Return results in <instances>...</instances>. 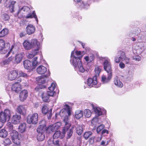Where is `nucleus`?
Segmentation results:
<instances>
[{
    "label": "nucleus",
    "instance_id": "393cba45",
    "mask_svg": "<svg viewBox=\"0 0 146 146\" xmlns=\"http://www.w3.org/2000/svg\"><path fill=\"white\" fill-rule=\"evenodd\" d=\"M114 84L119 87L122 88L123 86V84L120 81L119 78L117 76L114 78Z\"/></svg>",
    "mask_w": 146,
    "mask_h": 146
},
{
    "label": "nucleus",
    "instance_id": "864d4df0",
    "mask_svg": "<svg viewBox=\"0 0 146 146\" xmlns=\"http://www.w3.org/2000/svg\"><path fill=\"white\" fill-rule=\"evenodd\" d=\"M7 128H8L9 131H12L13 129V125L12 123L10 122H8L7 125Z\"/></svg>",
    "mask_w": 146,
    "mask_h": 146
},
{
    "label": "nucleus",
    "instance_id": "a19ab883",
    "mask_svg": "<svg viewBox=\"0 0 146 146\" xmlns=\"http://www.w3.org/2000/svg\"><path fill=\"white\" fill-rule=\"evenodd\" d=\"M5 42L2 39H0V51L5 49Z\"/></svg>",
    "mask_w": 146,
    "mask_h": 146
},
{
    "label": "nucleus",
    "instance_id": "7ed1b4c3",
    "mask_svg": "<svg viewBox=\"0 0 146 146\" xmlns=\"http://www.w3.org/2000/svg\"><path fill=\"white\" fill-rule=\"evenodd\" d=\"M11 116L10 111L8 109L5 110L4 111L0 113V122L3 123L5 122L7 119L9 120Z\"/></svg>",
    "mask_w": 146,
    "mask_h": 146
},
{
    "label": "nucleus",
    "instance_id": "39448f33",
    "mask_svg": "<svg viewBox=\"0 0 146 146\" xmlns=\"http://www.w3.org/2000/svg\"><path fill=\"white\" fill-rule=\"evenodd\" d=\"M30 11V8L27 6H24L21 8L18 12V16L19 17H25V14L29 13Z\"/></svg>",
    "mask_w": 146,
    "mask_h": 146
},
{
    "label": "nucleus",
    "instance_id": "774afa93",
    "mask_svg": "<svg viewBox=\"0 0 146 146\" xmlns=\"http://www.w3.org/2000/svg\"><path fill=\"white\" fill-rule=\"evenodd\" d=\"M26 35V34L25 33H21L19 35L21 37H22L25 36Z\"/></svg>",
    "mask_w": 146,
    "mask_h": 146
},
{
    "label": "nucleus",
    "instance_id": "e433bc0d",
    "mask_svg": "<svg viewBox=\"0 0 146 146\" xmlns=\"http://www.w3.org/2000/svg\"><path fill=\"white\" fill-rule=\"evenodd\" d=\"M37 58L35 57L32 60V65L33 66V69H35L38 64V62L37 61Z\"/></svg>",
    "mask_w": 146,
    "mask_h": 146
},
{
    "label": "nucleus",
    "instance_id": "423d86ee",
    "mask_svg": "<svg viewBox=\"0 0 146 146\" xmlns=\"http://www.w3.org/2000/svg\"><path fill=\"white\" fill-rule=\"evenodd\" d=\"M117 54L118 56H116L115 58V62L116 63H118L120 61H124V58L126 56L124 52L122 51H118Z\"/></svg>",
    "mask_w": 146,
    "mask_h": 146
},
{
    "label": "nucleus",
    "instance_id": "a878e982",
    "mask_svg": "<svg viewBox=\"0 0 146 146\" xmlns=\"http://www.w3.org/2000/svg\"><path fill=\"white\" fill-rule=\"evenodd\" d=\"M23 46L24 48L26 50H29L32 48L30 42L27 40L24 42Z\"/></svg>",
    "mask_w": 146,
    "mask_h": 146
},
{
    "label": "nucleus",
    "instance_id": "de8ad7c7",
    "mask_svg": "<svg viewBox=\"0 0 146 146\" xmlns=\"http://www.w3.org/2000/svg\"><path fill=\"white\" fill-rule=\"evenodd\" d=\"M84 114L87 117H89L91 115V113L90 111L88 109L85 110L84 111Z\"/></svg>",
    "mask_w": 146,
    "mask_h": 146
},
{
    "label": "nucleus",
    "instance_id": "69168bd1",
    "mask_svg": "<svg viewBox=\"0 0 146 146\" xmlns=\"http://www.w3.org/2000/svg\"><path fill=\"white\" fill-rule=\"evenodd\" d=\"M124 60L125 61L126 64H129V59L125 56V58H124Z\"/></svg>",
    "mask_w": 146,
    "mask_h": 146
},
{
    "label": "nucleus",
    "instance_id": "0eeeda50",
    "mask_svg": "<svg viewBox=\"0 0 146 146\" xmlns=\"http://www.w3.org/2000/svg\"><path fill=\"white\" fill-rule=\"evenodd\" d=\"M32 48L34 51H38L40 49L41 45L40 42L36 38L32 39L30 42Z\"/></svg>",
    "mask_w": 146,
    "mask_h": 146
},
{
    "label": "nucleus",
    "instance_id": "aec40b11",
    "mask_svg": "<svg viewBox=\"0 0 146 146\" xmlns=\"http://www.w3.org/2000/svg\"><path fill=\"white\" fill-rule=\"evenodd\" d=\"M16 2L14 1H10L7 4L6 7L9 8L10 11L11 12H14V4Z\"/></svg>",
    "mask_w": 146,
    "mask_h": 146
},
{
    "label": "nucleus",
    "instance_id": "5fc2aeb1",
    "mask_svg": "<svg viewBox=\"0 0 146 146\" xmlns=\"http://www.w3.org/2000/svg\"><path fill=\"white\" fill-rule=\"evenodd\" d=\"M56 83H52L51 85V86L48 87L49 90L54 91V90L56 87Z\"/></svg>",
    "mask_w": 146,
    "mask_h": 146
},
{
    "label": "nucleus",
    "instance_id": "6ab92c4d",
    "mask_svg": "<svg viewBox=\"0 0 146 146\" xmlns=\"http://www.w3.org/2000/svg\"><path fill=\"white\" fill-rule=\"evenodd\" d=\"M108 75L107 78H106L104 75H103L102 76L101 81L103 83L106 84L108 83L111 80L112 77V74H108Z\"/></svg>",
    "mask_w": 146,
    "mask_h": 146
},
{
    "label": "nucleus",
    "instance_id": "72a5a7b5",
    "mask_svg": "<svg viewBox=\"0 0 146 146\" xmlns=\"http://www.w3.org/2000/svg\"><path fill=\"white\" fill-rule=\"evenodd\" d=\"M45 137L44 133H38L37 139L38 141H42Z\"/></svg>",
    "mask_w": 146,
    "mask_h": 146
},
{
    "label": "nucleus",
    "instance_id": "e2e57ef3",
    "mask_svg": "<svg viewBox=\"0 0 146 146\" xmlns=\"http://www.w3.org/2000/svg\"><path fill=\"white\" fill-rule=\"evenodd\" d=\"M95 137L93 136L91 137L89 139L90 143L92 144L94 143V141Z\"/></svg>",
    "mask_w": 146,
    "mask_h": 146
},
{
    "label": "nucleus",
    "instance_id": "412c9836",
    "mask_svg": "<svg viewBox=\"0 0 146 146\" xmlns=\"http://www.w3.org/2000/svg\"><path fill=\"white\" fill-rule=\"evenodd\" d=\"M101 108L99 107H96L94 109V111L96 115L98 117L102 114V113L106 114V111L104 110H102V111Z\"/></svg>",
    "mask_w": 146,
    "mask_h": 146
},
{
    "label": "nucleus",
    "instance_id": "7c9ffc66",
    "mask_svg": "<svg viewBox=\"0 0 146 146\" xmlns=\"http://www.w3.org/2000/svg\"><path fill=\"white\" fill-rule=\"evenodd\" d=\"M26 128V123H21L19 125L18 128L19 131L21 133H23L25 131Z\"/></svg>",
    "mask_w": 146,
    "mask_h": 146
},
{
    "label": "nucleus",
    "instance_id": "c85d7f7f",
    "mask_svg": "<svg viewBox=\"0 0 146 146\" xmlns=\"http://www.w3.org/2000/svg\"><path fill=\"white\" fill-rule=\"evenodd\" d=\"M45 130L46 131V128L45 124L40 125L37 129L38 133H44Z\"/></svg>",
    "mask_w": 146,
    "mask_h": 146
},
{
    "label": "nucleus",
    "instance_id": "680f3d73",
    "mask_svg": "<svg viewBox=\"0 0 146 146\" xmlns=\"http://www.w3.org/2000/svg\"><path fill=\"white\" fill-rule=\"evenodd\" d=\"M98 121V118L96 117H95L92 119L91 123L92 124H94L95 123L97 122Z\"/></svg>",
    "mask_w": 146,
    "mask_h": 146
},
{
    "label": "nucleus",
    "instance_id": "79ce46f5",
    "mask_svg": "<svg viewBox=\"0 0 146 146\" xmlns=\"http://www.w3.org/2000/svg\"><path fill=\"white\" fill-rule=\"evenodd\" d=\"M38 53V51H35L34 50H33V51L32 52V53H29L27 55V56L28 58L31 59L33 58L35 55L37 54Z\"/></svg>",
    "mask_w": 146,
    "mask_h": 146
},
{
    "label": "nucleus",
    "instance_id": "0e129e2a",
    "mask_svg": "<svg viewBox=\"0 0 146 146\" xmlns=\"http://www.w3.org/2000/svg\"><path fill=\"white\" fill-rule=\"evenodd\" d=\"M119 65L120 67L122 69L124 68L125 67V65L122 62H121L120 63Z\"/></svg>",
    "mask_w": 146,
    "mask_h": 146
},
{
    "label": "nucleus",
    "instance_id": "49530a36",
    "mask_svg": "<svg viewBox=\"0 0 146 146\" xmlns=\"http://www.w3.org/2000/svg\"><path fill=\"white\" fill-rule=\"evenodd\" d=\"M92 133L91 131L85 132L84 135V137L86 139H87L91 135Z\"/></svg>",
    "mask_w": 146,
    "mask_h": 146
},
{
    "label": "nucleus",
    "instance_id": "4c0bfd02",
    "mask_svg": "<svg viewBox=\"0 0 146 146\" xmlns=\"http://www.w3.org/2000/svg\"><path fill=\"white\" fill-rule=\"evenodd\" d=\"M8 33V30L7 29H3L0 32V37H3L6 35Z\"/></svg>",
    "mask_w": 146,
    "mask_h": 146
},
{
    "label": "nucleus",
    "instance_id": "37998d69",
    "mask_svg": "<svg viewBox=\"0 0 146 146\" xmlns=\"http://www.w3.org/2000/svg\"><path fill=\"white\" fill-rule=\"evenodd\" d=\"M42 98L43 101L45 102H48L49 101V97L46 93H43L42 94Z\"/></svg>",
    "mask_w": 146,
    "mask_h": 146
},
{
    "label": "nucleus",
    "instance_id": "4be33fe9",
    "mask_svg": "<svg viewBox=\"0 0 146 146\" xmlns=\"http://www.w3.org/2000/svg\"><path fill=\"white\" fill-rule=\"evenodd\" d=\"M47 68L46 67L42 66L40 65L36 69L37 72L40 74H44L47 71Z\"/></svg>",
    "mask_w": 146,
    "mask_h": 146
},
{
    "label": "nucleus",
    "instance_id": "052dcab7",
    "mask_svg": "<svg viewBox=\"0 0 146 146\" xmlns=\"http://www.w3.org/2000/svg\"><path fill=\"white\" fill-rule=\"evenodd\" d=\"M133 59L138 61H139L141 60V57L139 56H133Z\"/></svg>",
    "mask_w": 146,
    "mask_h": 146
},
{
    "label": "nucleus",
    "instance_id": "f3484780",
    "mask_svg": "<svg viewBox=\"0 0 146 146\" xmlns=\"http://www.w3.org/2000/svg\"><path fill=\"white\" fill-rule=\"evenodd\" d=\"M26 31L28 35H30L33 33L35 30V26L32 25H29L26 28Z\"/></svg>",
    "mask_w": 146,
    "mask_h": 146
},
{
    "label": "nucleus",
    "instance_id": "b1692460",
    "mask_svg": "<svg viewBox=\"0 0 146 146\" xmlns=\"http://www.w3.org/2000/svg\"><path fill=\"white\" fill-rule=\"evenodd\" d=\"M25 17L27 19L33 18H34L36 21L37 23H38V20L35 11H33L32 13H29L28 14L27 16Z\"/></svg>",
    "mask_w": 146,
    "mask_h": 146
},
{
    "label": "nucleus",
    "instance_id": "dca6fc26",
    "mask_svg": "<svg viewBox=\"0 0 146 146\" xmlns=\"http://www.w3.org/2000/svg\"><path fill=\"white\" fill-rule=\"evenodd\" d=\"M70 127H64L63 129V134H65L66 133H67V138H69L72 136L73 133V131L72 129H69Z\"/></svg>",
    "mask_w": 146,
    "mask_h": 146
},
{
    "label": "nucleus",
    "instance_id": "5701e85b",
    "mask_svg": "<svg viewBox=\"0 0 146 146\" xmlns=\"http://www.w3.org/2000/svg\"><path fill=\"white\" fill-rule=\"evenodd\" d=\"M59 126H56V124H54L49 126L46 128L47 132L50 133V131L52 132L55 131L58 128Z\"/></svg>",
    "mask_w": 146,
    "mask_h": 146
},
{
    "label": "nucleus",
    "instance_id": "f8f14e48",
    "mask_svg": "<svg viewBox=\"0 0 146 146\" xmlns=\"http://www.w3.org/2000/svg\"><path fill=\"white\" fill-rule=\"evenodd\" d=\"M28 94L27 91L24 90L22 91L20 93L19 96L20 100L21 101H23L27 98Z\"/></svg>",
    "mask_w": 146,
    "mask_h": 146
},
{
    "label": "nucleus",
    "instance_id": "4468645a",
    "mask_svg": "<svg viewBox=\"0 0 146 146\" xmlns=\"http://www.w3.org/2000/svg\"><path fill=\"white\" fill-rule=\"evenodd\" d=\"M11 89L12 91L17 93L21 90V86L19 82H16L12 85Z\"/></svg>",
    "mask_w": 146,
    "mask_h": 146
},
{
    "label": "nucleus",
    "instance_id": "c756f323",
    "mask_svg": "<svg viewBox=\"0 0 146 146\" xmlns=\"http://www.w3.org/2000/svg\"><path fill=\"white\" fill-rule=\"evenodd\" d=\"M12 59V57H10L0 62V66H3L4 65L9 64Z\"/></svg>",
    "mask_w": 146,
    "mask_h": 146
},
{
    "label": "nucleus",
    "instance_id": "c03bdc74",
    "mask_svg": "<svg viewBox=\"0 0 146 146\" xmlns=\"http://www.w3.org/2000/svg\"><path fill=\"white\" fill-rule=\"evenodd\" d=\"M74 1L75 2H78L80 4H81V8L84 7L86 8V7L89 6V4L87 3L86 4L84 3L83 1L82 3H81V0H74Z\"/></svg>",
    "mask_w": 146,
    "mask_h": 146
},
{
    "label": "nucleus",
    "instance_id": "ddd939ff",
    "mask_svg": "<svg viewBox=\"0 0 146 146\" xmlns=\"http://www.w3.org/2000/svg\"><path fill=\"white\" fill-rule=\"evenodd\" d=\"M21 118V115L15 114L13 115L11 119L12 123L14 124H17L20 122Z\"/></svg>",
    "mask_w": 146,
    "mask_h": 146
},
{
    "label": "nucleus",
    "instance_id": "6e6d98bb",
    "mask_svg": "<svg viewBox=\"0 0 146 146\" xmlns=\"http://www.w3.org/2000/svg\"><path fill=\"white\" fill-rule=\"evenodd\" d=\"M104 125L103 124H101L99 126L97 129V133H99L104 128Z\"/></svg>",
    "mask_w": 146,
    "mask_h": 146
},
{
    "label": "nucleus",
    "instance_id": "f03ea898",
    "mask_svg": "<svg viewBox=\"0 0 146 146\" xmlns=\"http://www.w3.org/2000/svg\"><path fill=\"white\" fill-rule=\"evenodd\" d=\"M94 70L95 75L92 78H90L88 80V85L90 88L93 87L94 86H95L97 83V76H99L101 71V69L98 67H96Z\"/></svg>",
    "mask_w": 146,
    "mask_h": 146
},
{
    "label": "nucleus",
    "instance_id": "2eb2a0df",
    "mask_svg": "<svg viewBox=\"0 0 146 146\" xmlns=\"http://www.w3.org/2000/svg\"><path fill=\"white\" fill-rule=\"evenodd\" d=\"M23 65L24 68L27 70H33V66L31 61L28 60H25L23 62Z\"/></svg>",
    "mask_w": 146,
    "mask_h": 146
},
{
    "label": "nucleus",
    "instance_id": "58836bf2",
    "mask_svg": "<svg viewBox=\"0 0 146 146\" xmlns=\"http://www.w3.org/2000/svg\"><path fill=\"white\" fill-rule=\"evenodd\" d=\"M76 132L79 135L81 134L83 132V128L82 125H78L76 127Z\"/></svg>",
    "mask_w": 146,
    "mask_h": 146
},
{
    "label": "nucleus",
    "instance_id": "1a4fd4ad",
    "mask_svg": "<svg viewBox=\"0 0 146 146\" xmlns=\"http://www.w3.org/2000/svg\"><path fill=\"white\" fill-rule=\"evenodd\" d=\"M38 115L36 113L33 114L31 116L28 117L27 121L29 123L36 124L38 122Z\"/></svg>",
    "mask_w": 146,
    "mask_h": 146
},
{
    "label": "nucleus",
    "instance_id": "338daca9",
    "mask_svg": "<svg viewBox=\"0 0 146 146\" xmlns=\"http://www.w3.org/2000/svg\"><path fill=\"white\" fill-rule=\"evenodd\" d=\"M5 142L7 144L10 145L11 144V142L9 139H7L5 140Z\"/></svg>",
    "mask_w": 146,
    "mask_h": 146
},
{
    "label": "nucleus",
    "instance_id": "9b49d317",
    "mask_svg": "<svg viewBox=\"0 0 146 146\" xmlns=\"http://www.w3.org/2000/svg\"><path fill=\"white\" fill-rule=\"evenodd\" d=\"M17 112L19 113L25 115L27 111V108L25 106L19 105L17 107Z\"/></svg>",
    "mask_w": 146,
    "mask_h": 146
},
{
    "label": "nucleus",
    "instance_id": "4d7b16f0",
    "mask_svg": "<svg viewBox=\"0 0 146 146\" xmlns=\"http://www.w3.org/2000/svg\"><path fill=\"white\" fill-rule=\"evenodd\" d=\"M12 140L13 143L17 145H19L20 143V140L18 138V137L14 138V139H12Z\"/></svg>",
    "mask_w": 146,
    "mask_h": 146
},
{
    "label": "nucleus",
    "instance_id": "a211bd4d",
    "mask_svg": "<svg viewBox=\"0 0 146 146\" xmlns=\"http://www.w3.org/2000/svg\"><path fill=\"white\" fill-rule=\"evenodd\" d=\"M48 143L50 146H59V141L58 140L51 138L48 141Z\"/></svg>",
    "mask_w": 146,
    "mask_h": 146
},
{
    "label": "nucleus",
    "instance_id": "473e14b6",
    "mask_svg": "<svg viewBox=\"0 0 146 146\" xmlns=\"http://www.w3.org/2000/svg\"><path fill=\"white\" fill-rule=\"evenodd\" d=\"M10 134L12 139L18 137V133L16 130H13L11 131Z\"/></svg>",
    "mask_w": 146,
    "mask_h": 146
},
{
    "label": "nucleus",
    "instance_id": "bb28decb",
    "mask_svg": "<svg viewBox=\"0 0 146 146\" xmlns=\"http://www.w3.org/2000/svg\"><path fill=\"white\" fill-rule=\"evenodd\" d=\"M66 108L67 109L66 110L65 109H62L61 110L60 112V114L61 116H63V113H65L66 112H67L68 116H70L71 114L70 110V107L68 105H66Z\"/></svg>",
    "mask_w": 146,
    "mask_h": 146
},
{
    "label": "nucleus",
    "instance_id": "8fccbe9b",
    "mask_svg": "<svg viewBox=\"0 0 146 146\" xmlns=\"http://www.w3.org/2000/svg\"><path fill=\"white\" fill-rule=\"evenodd\" d=\"M42 111L43 114H46L49 111L47 106L45 105L44 106L42 109Z\"/></svg>",
    "mask_w": 146,
    "mask_h": 146
},
{
    "label": "nucleus",
    "instance_id": "2f4dec72",
    "mask_svg": "<svg viewBox=\"0 0 146 146\" xmlns=\"http://www.w3.org/2000/svg\"><path fill=\"white\" fill-rule=\"evenodd\" d=\"M83 116V111L79 110L76 111L75 113V118L77 119H79L82 117Z\"/></svg>",
    "mask_w": 146,
    "mask_h": 146
},
{
    "label": "nucleus",
    "instance_id": "6e6552de",
    "mask_svg": "<svg viewBox=\"0 0 146 146\" xmlns=\"http://www.w3.org/2000/svg\"><path fill=\"white\" fill-rule=\"evenodd\" d=\"M18 72L17 70L13 69L9 71L8 74V79L10 80H15L17 77Z\"/></svg>",
    "mask_w": 146,
    "mask_h": 146
},
{
    "label": "nucleus",
    "instance_id": "cd10ccee",
    "mask_svg": "<svg viewBox=\"0 0 146 146\" xmlns=\"http://www.w3.org/2000/svg\"><path fill=\"white\" fill-rule=\"evenodd\" d=\"M23 54L19 53L16 55L15 58V61L16 63H19L22 61L23 56Z\"/></svg>",
    "mask_w": 146,
    "mask_h": 146
},
{
    "label": "nucleus",
    "instance_id": "13d9d810",
    "mask_svg": "<svg viewBox=\"0 0 146 146\" xmlns=\"http://www.w3.org/2000/svg\"><path fill=\"white\" fill-rule=\"evenodd\" d=\"M55 93V92L53 91H50L49 90L46 93V94L49 96H53L54 94Z\"/></svg>",
    "mask_w": 146,
    "mask_h": 146
},
{
    "label": "nucleus",
    "instance_id": "ea45409f",
    "mask_svg": "<svg viewBox=\"0 0 146 146\" xmlns=\"http://www.w3.org/2000/svg\"><path fill=\"white\" fill-rule=\"evenodd\" d=\"M61 134V132L60 131H57L55 132V133L53 135V139H56L58 138H59L60 137L61 138H62L63 137V136H60Z\"/></svg>",
    "mask_w": 146,
    "mask_h": 146
},
{
    "label": "nucleus",
    "instance_id": "bf43d9fd",
    "mask_svg": "<svg viewBox=\"0 0 146 146\" xmlns=\"http://www.w3.org/2000/svg\"><path fill=\"white\" fill-rule=\"evenodd\" d=\"M52 110L50 109V111H49L46 113L47 114V118L48 119H50L52 117Z\"/></svg>",
    "mask_w": 146,
    "mask_h": 146
},
{
    "label": "nucleus",
    "instance_id": "c9c22d12",
    "mask_svg": "<svg viewBox=\"0 0 146 146\" xmlns=\"http://www.w3.org/2000/svg\"><path fill=\"white\" fill-rule=\"evenodd\" d=\"M7 135V131L5 129H3L0 130V137L4 138L6 137Z\"/></svg>",
    "mask_w": 146,
    "mask_h": 146
},
{
    "label": "nucleus",
    "instance_id": "09e8293b",
    "mask_svg": "<svg viewBox=\"0 0 146 146\" xmlns=\"http://www.w3.org/2000/svg\"><path fill=\"white\" fill-rule=\"evenodd\" d=\"M134 33H130V34H129V36H131L132 35H133V36H135V35H138V34L140 33L141 31L139 29H137V30L135 31H134Z\"/></svg>",
    "mask_w": 146,
    "mask_h": 146
},
{
    "label": "nucleus",
    "instance_id": "9d476101",
    "mask_svg": "<svg viewBox=\"0 0 146 146\" xmlns=\"http://www.w3.org/2000/svg\"><path fill=\"white\" fill-rule=\"evenodd\" d=\"M48 72V73L47 75H42L36 78V80L38 81V85H40L43 84L45 82L46 79L50 74V72Z\"/></svg>",
    "mask_w": 146,
    "mask_h": 146
},
{
    "label": "nucleus",
    "instance_id": "603ef678",
    "mask_svg": "<svg viewBox=\"0 0 146 146\" xmlns=\"http://www.w3.org/2000/svg\"><path fill=\"white\" fill-rule=\"evenodd\" d=\"M19 73V76L20 77H22L25 78H27L28 77L27 75L23 71H20Z\"/></svg>",
    "mask_w": 146,
    "mask_h": 146
},
{
    "label": "nucleus",
    "instance_id": "3c124183",
    "mask_svg": "<svg viewBox=\"0 0 146 146\" xmlns=\"http://www.w3.org/2000/svg\"><path fill=\"white\" fill-rule=\"evenodd\" d=\"M94 58V55H92V56L90 57H89L88 56H86L84 58L85 60L87 62H91Z\"/></svg>",
    "mask_w": 146,
    "mask_h": 146
},
{
    "label": "nucleus",
    "instance_id": "a18cd8bd",
    "mask_svg": "<svg viewBox=\"0 0 146 146\" xmlns=\"http://www.w3.org/2000/svg\"><path fill=\"white\" fill-rule=\"evenodd\" d=\"M1 18L2 19L7 21L9 19V17L7 14L4 13L1 15Z\"/></svg>",
    "mask_w": 146,
    "mask_h": 146
},
{
    "label": "nucleus",
    "instance_id": "f257e3e1",
    "mask_svg": "<svg viewBox=\"0 0 146 146\" xmlns=\"http://www.w3.org/2000/svg\"><path fill=\"white\" fill-rule=\"evenodd\" d=\"M74 50H73L72 52L71 53V57L73 58L72 59L70 60L71 62H72L75 69H76L78 68L79 72H84L85 71V69L82 66L81 60L82 56H75L74 55Z\"/></svg>",
    "mask_w": 146,
    "mask_h": 146
},
{
    "label": "nucleus",
    "instance_id": "20e7f679",
    "mask_svg": "<svg viewBox=\"0 0 146 146\" xmlns=\"http://www.w3.org/2000/svg\"><path fill=\"white\" fill-rule=\"evenodd\" d=\"M103 65L104 70L107 72L108 74H112L110 60L108 58H106L105 59V60L103 64Z\"/></svg>",
    "mask_w": 146,
    "mask_h": 146
},
{
    "label": "nucleus",
    "instance_id": "f704fd0d",
    "mask_svg": "<svg viewBox=\"0 0 146 146\" xmlns=\"http://www.w3.org/2000/svg\"><path fill=\"white\" fill-rule=\"evenodd\" d=\"M63 121L65 124V126L64 127H70L71 126V124L69 123L68 120V117L67 116H65L64 119Z\"/></svg>",
    "mask_w": 146,
    "mask_h": 146
}]
</instances>
